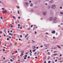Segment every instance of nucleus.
Masks as SVG:
<instances>
[{"mask_svg":"<svg viewBox=\"0 0 63 63\" xmlns=\"http://www.w3.org/2000/svg\"><path fill=\"white\" fill-rule=\"evenodd\" d=\"M51 8L52 9H54L56 8V5L55 4H53L51 6Z\"/></svg>","mask_w":63,"mask_h":63,"instance_id":"nucleus-1","label":"nucleus"},{"mask_svg":"<svg viewBox=\"0 0 63 63\" xmlns=\"http://www.w3.org/2000/svg\"><path fill=\"white\" fill-rule=\"evenodd\" d=\"M56 17H55L53 20V21L54 22V23H56V22H57L56 21Z\"/></svg>","mask_w":63,"mask_h":63,"instance_id":"nucleus-2","label":"nucleus"},{"mask_svg":"<svg viewBox=\"0 0 63 63\" xmlns=\"http://www.w3.org/2000/svg\"><path fill=\"white\" fill-rule=\"evenodd\" d=\"M53 17H50L49 18V20H50V21H51L53 20Z\"/></svg>","mask_w":63,"mask_h":63,"instance_id":"nucleus-3","label":"nucleus"},{"mask_svg":"<svg viewBox=\"0 0 63 63\" xmlns=\"http://www.w3.org/2000/svg\"><path fill=\"white\" fill-rule=\"evenodd\" d=\"M43 15H44V16H46V15L47 14V13L45 12H43Z\"/></svg>","mask_w":63,"mask_h":63,"instance_id":"nucleus-4","label":"nucleus"},{"mask_svg":"<svg viewBox=\"0 0 63 63\" xmlns=\"http://www.w3.org/2000/svg\"><path fill=\"white\" fill-rule=\"evenodd\" d=\"M36 48V46H32V49H35Z\"/></svg>","mask_w":63,"mask_h":63,"instance_id":"nucleus-5","label":"nucleus"},{"mask_svg":"<svg viewBox=\"0 0 63 63\" xmlns=\"http://www.w3.org/2000/svg\"><path fill=\"white\" fill-rule=\"evenodd\" d=\"M2 13L3 14H4V13H7V12H6L5 11H2Z\"/></svg>","mask_w":63,"mask_h":63,"instance_id":"nucleus-6","label":"nucleus"},{"mask_svg":"<svg viewBox=\"0 0 63 63\" xmlns=\"http://www.w3.org/2000/svg\"><path fill=\"white\" fill-rule=\"evenodd\" d=\"M57 47H58L59 48H61V47H60V46H59L58 45H57Z\"/></svg>","mask_w":63,"mask_h":63,"instance_id":"nucleus-7","label":"nucleus"},{"mask_svg":"<svg viewBox=\"0 0 63 63\" xmlns=\"http://www.w3.org/2000/svg\"><path fill=\"white\" fill-rule=\"evenodd\" d=\"M52 32L53 34H55V31H53Z\"/></svg>","mask_w":63,"mask_h":63,"instance_id":"nucleus-8","label":"nucleus"},{"mask_svg":"<svg viewBox=\"0 0 63 63\" xmlns=\"http://www.w3.org/2000/svg\"><path fill=\"white\" fill-rule=\"evenodd\" d=\"M4 32H5V33H6V34H7V33H6V29H5L4 30Z\"/></svg>","mask_w":63,"mask_h":63,"instance_id":"nucleus-9","label":"nucleus"},{"mask_svg":"<svg viewBox=\"0 0 63 63\" xmlns=\"http://www.w3.org/2000/svg\"><path fill=\"white\" fill-rule=\"evenodd\" d=\"M53 1L52 0H51L50 1V3H53Z\"/></svg>","mask_w":63,"mask_h":63,"instance_id":"nucleus-10","label":"nucleus"},{"mask_svg":"<svg viewBox=\"0 0 63 63\" xmlns=\"http://www.w3.org/2000/svg\"><path fill=\"white\" fill-rule=\"evenodd\" d=\"M12 17H13V18L14 19H16V17L15 16H13Z\"/></svg>","mask_w":63,"mask_h":63,"instance_id":"nucleus-11","label":"nucleus"},{"mask_svg":"<svg viewBox=\"0 0 63 63\" xmlns=\"http://www.w3.org/2000/svg\"><path fill=\"white\" fill-rule=\"evenodd\" d=\"M48 55H50V52H48Z\"/></svg>","mask_w":63,"mask_h":63,"instance_id":"nucleus-12","label":"nucleus"},{"mask_svg":"<svg viewBox=\"0 0 63 63\" xmlns=\"http://www.w3.org/2000/svg\"><path fill=\"white\" fill-rule=\"evenodd\" d=\"M28 34H27L25 36V38H26V37H27V36H28Z\"/></svg>","mask_w":63,"mask_h":63,"instance_id":"nucleus-13","label":"nucleus"},{"mask_svg":"<svg viewBox=\"0 0 63 63\" xmlns=\"http://www.w3.org/2000/svg\"><path fill=\"white\" fill-rule=\"evenodd\" d=\"M25 4H26V5H28V3L27 2H25Z\"/></svg>","mask_w":63,"mask_h":63,"instance_id":"nucleus-14","label":"nucleus"},{"mask_svg":"<svg viewBox=\"0 0 63 63\" xmlns=\"http://www.w3.org/2000/svg\"><path fill=\"white\" fill-rule=\"evenodd\" d=\"M54 55H57V53H56L54 54Z\"/></svg>","mask_w":63,"mask_h":63,"instance_id":"nucleus-15","label":"nucleus"},{"mask_svg":"<svg viewBox=\"0 0 63 63\" xmlns=\"http://www.w3.org/2000/svg\"><path fill=\"white\" fill-rule=\"evenodd\" d=\"M29 39V36H28L27 37V40H28Z\"/></svg>","mask_w":63,"mask_h":63,"instance_id":"nucleus-16","label":"nucleus"},{"mask_svg":"<svg viewBox=\"0 0 63 63\" xmlns=\"http://www.w3.org/2000/svg\"><path fill=\"white\" fill-rule=\"evenodd\" d=\"M36 51V49H34L33 50V52H35Z\"/></svg>","mask_w":63,"mask_h":63,"instance_id":"nucleus-17","label":"nucleus"},{"mask_svg":"<svg viewBox=\"0 0 63 63\" xmlns=\"http://www.w3.org/2000/svg\"><path fill=\"white\" fill-rule=\"evenodd\" d=\"M3 32L2 31H0V34H2V33Z\"/></svg>","mask_w":63,"mask_h":63,"instance_id":"nucleus-18","label":"nucleus"},{"mask_svg":"<svg viewBox=\"0 0 63 63\" xmlns=\"http://www.w3.org/2000/svg\"><path fill=\"white\" fill-rule=\"evenodd\" d=\"M33 6V4L32 3H31V7Z\"/></svg>","mask_w":63,"mask_h":63,"instance_id":"nucleus-19","label":"nucleus"},{"mask_svg":"<svg viewBox=\"0 0 63 63\" xmlns=\"http://www.w3.org/2000/svg\"><path fill=\"white\" fill-rule=\"evenodd\" d=\"M50 58V57H49V56H48V60H49V59Z\"/></svg>","mask_w":63,"mask_h":63,"instance_id":"nucleus-20","label":"nucleus"},{"mask_svg":"<svg viewBox=\"0 0 63 63\" xmlns=\"http://www.w3.org/2000/svg\"><path fill=\"white\" fill-rule=\"evenodd\" d=\"M21 53H24V51H21Z\"/></svg>","mask_w":63,"mask_h":63,"instance_id":"nucleus-21","label":"nucleus"},{"mask_svg":"<svg viewBox=\"0 0 63 63\" xmlns=\"http://www.w3.org/2000/svg\"><path fill=\"white\" fill-rule=\"evenodd\" d=\"M10 61H11V62H13V60H12V59H11L10 60Z\"/></svg>","mask_w":63,"mask_h":63,"instance_id":"nucleus-22","label":"nucleus"},{"mask_svg":"<svg viewBox=\"0 0 63 63\" xmlns=\"http://www.w3.org/2000/svg\"><path fill=\"white\" fill-rule=\"evenodd\" d=\"M34 33L35 34H37V32H36V31H35L34 32Z\"/></svg>","mask_w":63,"mask_h":63,"instance_id":"nucleus-23","label":"nucleus"},{"mask_svg":"<svg viewBox=\"0 0 63 63\" xmlns=\"http://www.w3.org/2000/svg\"><path fill=\"white\" fill-rule=\"evenodd\" d=\"M61 60V58H60L58 60H59V61H60Z\"/></svg>","mask_w":63,"mask_h":63,"instance_id":"nucleus-24","label":"nucleus"},{"mask_svg":"<svg viewBox=\"0 0 63 63\" xmlns=\"http://www.w3.org/2000/svg\"><path fill=\"white\" fill-rule=\"evenodd\" d=\"M2 50H3V51H5V50L4 49H2Z\"/></svg>","mask_w":63,"mask_h":63,"instance_id":"nucleus-25","label":"nucleus"},{"mask_svg":"<svg viewBox=\"0 0 63 63\" xmlns=\"http://www.w3.org/2000/svg\"><path fill=\"white\" fill-rule=\"evenodd\" d=\"M46 57L45 56L44 58V60H45L46 59Z\"/></svg>","mask_w":63,"mask_h":63,"instance_id":"nucleus-26","label":"nucleus"},{"mask_svg":"<svg viewBox=\"0 0 63 63\" xmlns=\"http://www.w3.org/2000/svg\"><path fill=\"white\" fill-rule=\"evenodd\" d=\"M60 14H61V15H62L63 14V12H60Z\"/></svg>","mask_w":63,"mask_h":63,"instance_id":"nucleus-27","label":"nucleus"},{"mask_svg":"<svg viewBox=\"0 0 63 63\" xmlns=\"http://www.w3.org/2000/svg\"><path fill=\"white\" fill-rule=\"evenodd\" d=\"M25 57H27V55H25Z\"/></svg>","mask_w":63,"mask_h":63,"instance_id":"nucleus-28","label":"nucleus"},{"mask_svg":"<svg viewBox=\"0 0 63 63\" xmlns=\"http://www.w3.org/2000/svg\"><path fill=\"white\" fill-rule=\"evenodd\" d=\"M17 12H18V14H19V11H18Z\"/></svg>","mask_w":63,"mask_h":63,"instance_id":"nucleus-29","label":"nucleus"},{"mask_svg":"<svg viewBox=\"0 0 63 63\" xmlns=\"http://www.w3.org/2000/svg\"><path fill=\"white\" fill-rule=\"evenodd\" d=\"M55 48L54 47H52V49H55Z\"/></svg>","mask_w":63,"mask_h":63,"instance_id":"nucleus-30","label":"nucleus"},{"mask_svg":"<svg viewBox=\"0 0 63 63\" xmlns=\"http://www.w3.org/2000/svg\"><path fill=\"white\" fill-rule=\"evenodd\" d=\"M16 7H17V9H18V8H19V6H18V7H17V6H16Z\"/></svg>","mask_w":63,"mask_h":63,"instance_id":"nucleus-31","label":"nucleus"},{"mask_svg":"<svg viewBox=\"0 0 63 63\" xmlns=\"http://www.w3.org/2000/svg\"><path fill=\"white\" fill-rule=\"evenodd\" d=\"M30 56H32V54H31V53H30Z\"/></svg>","mask_w":63,"mask_h":63,"instance_id":"nucleus-32","label":"nucleus"},{"mask_svg":"<svg viewBox=\"0 0 63 63\" xmlns=\"http://www.w3.org/2000/svg\"><path fill=\"white\" fill-rule=\"evenodd\" d=\"M34 54H37V52H35L34 53Z\"/></svg>","mask_w":63,"mask_h":63,"instance_id":"nucleus-33","label":"nucleus"},{"mask_svg":"<svg viewBox=\"0 0 63 63\" xmlns=\"http://www.w3.org/2000/svg\"><path fill=\"white\" fill-rule=\"evenodd\" d=\"M30 52H31V53H32V52L31 51V50H30Z\"/></svg>","mask_w":63,"mask_h":63,"instance_id":"nucleus-34","label":"nucleus"},{"mask_svg":"<svg viewBox=\"0 0 63 63\" xmlns=\"http://www.w3.org/2000/svg\"><path fill=\"white\" fill-rule=\"evenodd\" d=\"M50 62H51L50 61H48V63H50Z\"/></svg>","mask_w":63,"mask_h":63,"instance_id":"nucleus-35","label":"nucleus"},{"mask_svg":"<svg viewBox=\"0 0 63 63\" xmlns=\"http://www.w3.org/2000/svg\"><path fill=\"white\" fill-rule=\"evenodd\" d=\"M33 25H32L31 26V28L32 27H33Z\"/></svg>","mask_w":63,"mask_h":63,"instance_id":"nucleus-36","label":"nucleus"},{"mask_svg":"<svg viewBox=\"0 0 63 63\" xmlns=\"http://www.w3.org/2000/svg\"><path fill=\"white\" fill-rule=\"evenodd\" d=\"M57 52V51H55L54 52V53H55V52Z\"/></svg>","mask_w":63,"mask_h":63,"instance_id":"nucleus-37","label":"nucleus"},{"mask_svg":"<svg viewBox=\"0 0 63 63\" xmlns=\"http://www.w3.org/2000/svg\"><path fill=\"white\" fill-rule=\"evenodd\" d=\"M7 40L8 41L9 40V38H7Z\"/></svg>","mask_w":63,"mask_h":63,"instance_id":"nucleus-38","label":"nucleus"},{"mask_svg":"<svg viewBox=\"0 0 63 63\" xmlns=\"http://www.w3.org/2000/svg\"><path fill=\"white\" fill-rule=\"evenodd\" d=\"M24 59H26V57H24Z\"/></svg>","mask_w":63,"mask_h":63,"instance_id":"nucleus-39","label":"nucleus"},{"mask_svg":"<svg viewBox=\"0 0 63 63\" xmlns=\"http://www.w3.org/2000/svg\"><path fill=\"white\" fill-rule=\"evenodd\" d=\"M15 53H17V51H16V52H15Z\"/></svg>","mask_w":63,"mask_h":63,"instance_id":"nucleus-40","label":"nucleus"},{"mask_svg":"<svg viewBox=\"0 0 63 63\" xmlns=\"http://www.w3.org/2000/svg\"><path fill=\"white\" fill-rule=\"evenodd\" d=\"M43 47V46L42 45H41L40 46V47Z\"/></svg>","mask_w":63,"mask_h":63,"instance_id":"nucleus-41","label":"nucleus"},{"mask_svg":"<svg viewBox=\"0 0 63 63\" xmlns=\"http://www.w3.org/2000/svg\"><path fill=\"white\" fill-rule=\"evenodd\" d=\"M55 62H57V60H56L55 61Z\"/></svg>","mask_w":63,"mask_h":63,"instance_id":"nucleus-42","label":"nucleus"},{"mask_svg":"<svg viewBox=\"0 0 63 63\" xmlns=\"http://www.w3.org/2000/svg\"><path fill=\"white\" fill-rule=\"evenodd\" d=\"M21 54H22V55H24V54L22 53H21Z\"/></svg>","mask_w":63,"mask_h":63,"instance_id":"nucleus-43","label":"nucleus"},{"mask_svg":"<svg viewBox=\"0 0 63 63\" xmlns=\"http://www.w3.org/2000/svg\"><path fill=\"white\" fill-rule=\"evenodd\" d=\"M20 37L21 38H22V35H20Z\"/></svg>","mask_w":63,"mask_h":63,"instance_id":"nucleus-44","label":"nucleus"},{"mask_svg":"<svg viewBox=\"0 0 63 63\" xmlns=\"http://www.w3.org/2000/svg\"><path fill=\"white\" fill-rule=\"evenodd\" d=\"M50 6H48V9H50Z\"/></svg>","mask_w":63,"mask_h":63,"instance_id":"nucleus-45","label":"nucleus"},{"mask_svg":"<svg viewBox=\"0 0 63 63\" xmlns=\"http://www.w3.org/2000/svg\"><path fill=\"white\" fill-rule=\"evenodd\" d=\"M60 56H62V55H61V54H60Z\"/></svg>","mask_w":63,"mask_h":63,"instance_id":"nucleus-46","label":"nucleus"},{"mask_svg":"<svg viewBox=\"0 0 63 63\" xmlns=\"http://www.w3.org/2000/svg\"><path fill=\"white\" fill-rule=\"evenodd\" d=\"M38 48H39V47H36V49H38Z\"/></svg>","mask_w":63,"mask_h":63,"instance_id":"nucleus-47","label":"nucleus"},{"mask_svg":"<svg viewBox=\"0 0 63 63\" xmlns=\"http://www.w3.org/2000/svg\"><path fill=\"white\" fill-rule=\"evenodd\" d=\"M11 36H13V34L11 33Z\"/></svg>","mask_w":63,"mask_h":63,"instance_id":"nucleus-48","label":"nucleus"},{"mask_svg":"<svg viewBox=\"0 0 63 63\" xmlns=\"http://www.w3.org/2000/svg\"><path fill=\"white\" fill-rule=\"evenodd\" d=\"M55 37H53V39H55Z\"/></svg>","mask_w":63,"mask_h":63,"instance_id":"nucleus-49","label":"nucleus"},{"mask_svg":"<svg viewBox=\"0 0 63 63\" xmlns=\"http://www.w3.org/2000/svg\"><path fill=\"white\" fill-rule=\"evenodd\" d=\"M45 4L46 5H47V3H45Z\"/></svg>","mask_w":63,"mask_h":63,"instance_id":"nucleus-50","label":"nucleus"},{"mask_svg":"<svg viewBox=\"0 0 63 63\" xmlns=\"http://www.w3.org/2000/svg\"><path fill=\"white\" fill-rule=\"evenodd\" d=\"M32 42H33V43L35 42V41H33V40H32Z\"/></svg>","mask_w":63,"mask_h":63,"instance_id":"nucleus-51","label":"nucleus"},{"mask_svg":"<svg viewBox=\"0 0 63 63\" xmlns=\"http://www.w3.org/2000/svg\"><path fill=\"white\" fill-rule=\"evenodd\" d=\"M52 63H54V62L53 61H52Z\"/></svg>","mask_w":63,"mask_h":63,"instance_id":"nucleus-52","label":"nucleus"},{"mask_svg":"<svg viewBox=\"0 0 63 63\" xmlns=\"http://www.w3.org/2000/svg\"><path fill=\"white\" fill-rule=\"evenodd\" d=\"M9 38H10V39H11V37L10 36L9 37Z\"/></svg>","mask_w":63,"mask_h":63,"instance_id":"nucleus-53","label":"nucleus"},{"mask_svg":"<svg viewBox=\"0 0 63 63\" xmlns=\"http://www.w3.org/2000/svg\"><path fill=\"white\" fill-rule=\"evenodd\" d=\"M0 18L1 19H3V17H0Z\"/></svg>","mask_w":63,"mask_h":63,"instance_id":"nucleus-54","label":"nucleus"},{"mask_svg":"<svg viewBox=\"0 0 63 63\" xmlns=\"http://www.w3.org/2000/svg\"><path fill=\"white\" fill-rule=\"evenodd\" d=\"M4 37H6V35L4 34Z\"/></svg>","mask_w":63,"mask_h":63,"instance_id":"nucleus-55","label":"nucleus"},{"mask_svg":"<svg viewBox=\"0 0 63 63\" xmlns=\"http://www.w3.org/2000/svg\"><path fill=\"white\" fill-rule=\"evenodd\" d=\"M46 34L47 35H48V33H47V32H46Z\"/></svg>","mask_w":63,"mask_h":63,"instance_id":"nucleus-56","label":"nucleus"},{"mask_svg":"<svg viewBox=\"0 0 63 63\" xmlns=\"http://www.w3.org/2000/svg\"><path fill=\"white\" fill-rule=\"evenodd\" d=\"M12 55H14V53H12Z\"/></svg>","mask_w":63,"mask_h":63,"instance_id":"nucleus-57","label":"nucleus"},{"mask_svg":"<svg viewBox=\"0 0 63 63\" xmlns=\"http://www.w3.org/2000/svg\"><path fill=\"white\" fill-rule=\"evenodd\" d=\"M35 58H36V59H37V57H35Z\"/></svg>","mask_w":63,"mask_h":63,"instance_id":"nucleus-58","label":"nucleus"},{"mask_svg":"<svg viewBox=\"0 0 63 63\" xmlns=\"http://www.w3.org/2000/svg\"><path fill=\"white\" fill-rule=\"evenodd\" d=\"M46 63V61H44V63Z\"/></svg>","mask_w":63,"mask_h":63,"instance_id":"nucleus-59","label":"nucleus"},{"mask_svg":"<svg viewBox=\"0 0 63 63\" xmlns=\"http://www.w3.org/2000/svg\"><path fill=\"white\" fill-rule=\"evenodd\" d=\"M3 48H4L5 49H6V47H3Z\"/></svg>","mask_w":63,"mask_h":63,"instance_id":"nucleus-60","label":"nucleus"},{"mask_svg":"<svg viewBox=\"0 0 63 63\" xmlns=\"http://www.w3.org/2000/svg\"><path fill=\"white\" fill-rule=\"evenodd\" d=\"M30 56H28V58H30Z\"/></svg>","mask_w":63,"mask_h":63,"instance_id":"nucleus-61","label":"nucleus"},{"mask_svg":"<svg viewBox=\"0 0 63 63\" xmlns=\"http://www.w3.org/2000/svg\"><path fill=\"white\" fill-rule=\"evenodd\" d=\"M60 25H58V27H60Z\"/></svg>","mask_w":63,"mask_h":63,"instance_id":"nucleus-62","label":"nucleus"},{"mask_svg":"<svg viewBox=\"0 0 63 63\" xmlns=\"http://www.w3.org/2000/svg\"><path fill=\"white\" fill-rule=\"evenodd\" d=\"M9 35H11V33H9Z\"/></svg>","mask_w":63,"mask_h":63,"instance_id":"nucleus-63","label":"nucleus"},{"mask_svg":"<svg viewBox=\"0 0 63 63\" xmlns=\"http://www.w3.org/2000/svg\"><path fill=\"white\" fill-rule=\"evenodd\" d=\"M3 59H5V58L4 57H3Z\"/></svg>","mask_w":63,"mask_h":63,"instance_id":"nucleus-64","label":"nucleus"}]
</instances>
